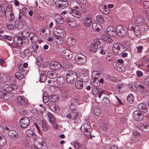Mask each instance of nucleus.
<instances>
[{
    "instance_id": "5",
    "label": "nucleus",
    "mask_w": 149,
    "mask_h": 149,
    "mask_svg": "<svg viewBox=\"0 0 149 149\" xmlns=\"http://www.w3.org/2000/svg\"><path fill=\"white\" fill-rule=\"evenodd\" d=\"M127 29L126 28L121 26H118L116 28V30L118 35L120 36H126L127 34Z\"/></svg>"
},
{
    "instance_id": "62",
    "label": "nucleus",
    "mask_w": 149,
    "mask_h": 149,
    "mask_svg": "<svg viewBox=\"0 0 149 149\" xmlns=\"http://www.w3.org/2000/svg\"><path fill=\"white\" fill-rule=\"evenodd\" d=\"M137 48L138 52L140 53L142 52L143 49V47L142 46H139L137 47Z\"/></svg>"
},
{
    "instance_id": "34",
    "label": "nucleus",
    "mask_w": 149,
    "mask_h": 149,
    "mask_svg": "<svg viewBox=\"0 0 149 149\" xmlns=\"http://www.w3.org/2000/svg\"><path fill=\"white\" fill-rule=\"evenodd\" d=\"M47 76L49 78L53 79L57 77L56 74L54 72H47Z\"/></svg>"
},
{
    "instance_id": "29",
    "label": "nucleus",
    "mask_w": 149,
    "mask_h": 149,
    "mask_svg": "<svg viewBox=\"0 0 149 149\" xmlns=\"http://www.w3.org/2000/svg\"><path fill=\"white\" fill-rule=\"evenodd\" d=\"M75 86L77 89H81L83 86V83L81 81L78 80L75 83Z\"/></svg>"
},
{
    "instance_id": "55",
    "label": "nucleus",
    "mask_w": 149,
    "mask_h": 149,
    "mask_svg": "<svg viewBox=\"0 0 149 149\" xmlns=\"http://www.w3.org/2000/svg\"><path fill=\"white\" fill-rule=\"evenodd\" d=\"M144 83L146 85L149 86V76H148L145 79Z\"/></svg>"
},
{
    "instance_id": "58",
    "label": "nucleus",
    "mask_w": 149,
    "mask_h": 149,
    "mask_svg": "<svg viewBox=\"0 0 149 149\" xmlns=\"http://www.w3.org/2000/svg\"><path fill=\"white\" fill-rule=\"evenodd\" d=\"M25 54H24V53H20V57L21 58L20 59V60H23L25 59Z\"/></svg>"
},
{
    "instance_id": "35",
    "label": "nucleus",
    "mask_w": 149,
    "mask_h": 149,
    "mask_svg": "<svg viewBox=\"0 0 149 149\" xmlns=\"http://www.w3.org/2000/svg\"><path fill=\"white\" fill-rule=\"evenodd\" d=\"M102 103L103 105L107 106L109 105L110 102L109 99L105 97L103 99Z\"/></svg>"
},
{
    "instance_id": "7",
    "label": "nucleus",
    "mask_w": 149,
    "mask_h": 149,
    "mask_svg": "<svg viewBox=\"0 0 149 149\" xmlns=\"http://www.w3.org/2000/svg\"><path fill=\"white\" fill-rule=\"evenodd\" d=\"M53 33L55 36L57 37V38L60 37H63L65 35V33L64 31L56 28L53 29Z\"/></svg>"
},
{
    "instance_id": "36",
    "label": "nucleus",
    "mask_w": 149,
    "mask_h": 149,
    "mask_svg": "<svg viewBox=\"0 0 149 149\" xmlns=\"http://www.w3.org/2000/svg\"><path fill=\"white\" fill-rule=\"evenodd\" d=\"M55 19L57 22L60 24H62L63 22L61 16L59 15H57V16H56Z\"/></svg>"
},
{
    "instance_id": "47",
    "label": "nucleus",
    "mask_w": 149,
    "mask_h": 149,
    "mask_svg": "<svg viewBox=\"0 0 149 149\" xmlns=\"http://www.w3.org/2000/svg\"><path fill=\"white\" fill-rule=\"evenodd\" d=\"M44 94H43V95L42 97V99L43 103H46L48 102L49 100V98L48 96L47 95H44Z\"/></svg>"
},
{
    "instance_id": "11",
    "label": "nucleus",
    "mask_w": 149,
    "mask_h": 149,
    "mask_svg": "<svg viewBox=\"0 0 149 149\" xmlns=\"http://www.w3.org/2000/svg\"><path fill=\"white\" fill-rule=\"evenodd\" d=\"M61 67V65L59 63L55 61L51 62L49 65L50 68L53 70H59Z\"/></svg>"
},
{
    "instance_id": "33",
    "label": "nucleus",
    "mask_w": 149,
    "mask_h": 149,
    "mask_svg": "<svg viewBox=\"0 0 149 149\" xmlns=\"http://www.w3.org/2000/svg\"><path fill=\"white\" fill-rule=\"evenodd\" d=\"M135 22L136 24H140L143 23L144 20L142 16H137L135 19Z\"/></svg>"
},
{
    "instance_id": "59",
    "label": "nucleus",
    "mask_w": 149,
    "mask_h": 149,
    "mask_svg": "<svg viewBox=\"0 0 149 149\" xmlns=\"http://www.w3.org/2000/svg\"><path fill=\"white\" fill-rule=\"evenodd\" d=\"M78 113L77 112H73L72 113V116H73L72 119L75 120L77 116Z\"/></svg>"
},
{
    "instance_id": "28",
    "label": "nucleus",
    "mask_w": 149,
    "mask_h": 149,
    "mask_svg": "<svg viewBox=\"0 0 149 149\" xmlns=\"http://www.w3.org/2000/svg\"><path fill=\"white\" fill-rule=\"evenodd\" d=\"M92 19L89 17H87L84 22V25L86 27H89L91 24Z\"/></svg>"
},
{
    "instance_id": "26",
    "label": "nucleus",
    "mask_w": 149,
    "mask_h": 149,
    "mask_svg": "<svg viewBox=\"0 0 149 149\" xmlns=\"http://www.w3.org/2000/svg\"><path fill=\"white\" fill-rule=\"evenodd\" d=\"M67 44L71 47L76 44L75 40L71 37L68 38L67 39Z\"/></svg>"
},
{
    "instance_id": "32",
    "label": "nucleus",
    "mask_w": 149,
    "mask_h": 149,
    "mask_svg": "<svg viewBox=\"0 0 149 149\" xmlns=\"http://www.w3.org/2000/svg\"><path fill=\"white\" fill-rule=\"evenodd\" d=\"M121 47H122V46L120 45L119 44L117 43H114L112 47V49L113 50H117L120 51V49Z\"/></svg>"
},
{
    "instance_id": "24",
    "label": "nucleus",
    "mask_w": 149,
    "mask_h": 149,
    "mask_svg": "<svg viewBox=\"0 0 149 149\" xmlns=\"http://www.w3.org/2000/svg\"><path fill=\"white\" fill-rule=\"evenodd\" d=\"M39 143V147L40 149H47V146L45 143L44 142L43 140L39 139L38 140Z\"/></svg>"
},
{
    "instance_id": "22",
    "label": "nucleus",
    "mask_w": 149,
    "mask_h": 149,
    "mask_svg": "<svg viewBox=\"0 0 149 149\" xmlns=\"http://www.w3.org/2000/svg\"><path fill=\"white\" fill-rule=\"evenodd\" d=\"M147 106L143 103L139 104L138 105L139 110L143 112H146L147 111Z\"/></svg>"
},
{
    "instance_id": "38",
    "label": "nucleus",
    "mask_w": 149,
    "mask_h": 149,
    "mask_svg": "<svg viewBox=\"0 0 149 149\" xmlns=\"http://www.w3.org/2000/svg\"><path fill=\"white\" fill-rule=\"evenodd\" d=\"M72 145L75 149H79L82 146L81 144L77 142H74Z\"/></svg>"
},
{
    "instance_id": "40",
    "label": "nucleus",
    "mask_w": 149,
    "mask_h": 149,
    "mask_svg": "<svg viewBox=\"0 0 149 149\" xmlns=\"http://www.w3.org/2000/svg\"><path fill=\"white\" fill-rule=\"evenodd\" d=\"M127 99L129 103H131L134 100V97L132 94H130L127 96Z\"/></svg>"
},
{
    "instance_id": "8",
    "label": "nucleus",
    "mask_w": 149,
    "mask_h": 149,
    "mask_svg": "<svg viewBox=\"0 0 149 149\" xmlns=\"http://www.w3.org/2000/svg\"><path fill=\"white\" fill-rule=\"evenodd\" d=\"M19 123H20L21 127L25 129L28 127L29 125V120L26 117H23L19 120Z\"/></svg>"
},
{
    "instance_id": "6",
    "label": "nucleus",
    "mask_w": 149,
    "mask_h": 149,
    "mask_svg": "<svg viewBox=\"0 0 149 149\" xmlns=\"http://www.w3.org/2000/svg\"><path fill=\"white\" fill-rule=\"evenodd\" d=\"M2 88L4 90L7 92H10L13 90L17 89V87L16 85L14 84H8L4 85Z\"/></svg>"
},
{
    "instance_id": "12",
    "label": "nucleus",
    "mask_w": 149,
    "mask_h": 149,
    "mask_svg": "<svg viewBox=\"0 0 149 149\" xmlns=\"http://www.w3.org/2000/svg\"><path fill=\"white\" fill-rule=\"evenodd\" d=\"M106 31L108 34L111 36H114L117 34L116 29L111 26L108 27L107 28Z\"/></svg>"
},
{
    "instance_id": "63",
    "label": "nucleus",
    "mask_w": 149,
    "mask_h": 149,
    "mask_svg": "<svg viewBox=\"0 0 149 149\" xmlns=\"http://www.w3.org/2000/svg\"><path fill=\"white\" fill-rule=\"evenodd\" d=\"M32 47L33 49L35 50H37L38 48V45L36 44H33Z\"/></svg>"
},
{
    "instance_id": "52",
    "label": "nucleus",
    "mask_w": 149,
    "mask_h": 149,
    "mask_svg": "<svg viewBox=\"0 0 149 149\" xmlns=\"http://www.w3.org/2000/svg\"><path fill=\"white\" fill-rule=\"evenodd\" d=\"M12 9V5L11 4H8V5H7L6 7V12H12L11 10Z\"/></svg>"
},
{
    "instance_id": "51",
    "label": "nucleus",
    "mask_w": 149,
    "mask_h": 149,
    "mask_svg": "<svg viewBox=\"0 0 149 149\" xmlns=\"http://www.w3.org/2000/svg\"><path fill=\"white\" fill-rule=\"evenodd\" d=\"M26 104V102L22 98H20V100L19 101V104H21L22 105H25Z\"/></svg>"
},
{
    "instance_id": "19",
    "label": "nucleus",
    "mask_w": 149,
    "mask_h": 149,
    "mask_svg": "<svg viewBox=\"0 0 149 149\" xmlns=\"http://www.w3.org/2000/svg\"><path fill=\"white\" fill-rule=\"evenodd\" d=\"M70 9H78L81 8L80 4L76 1H72L70 4Z\"/></svg>"
},
{
    "instance_id": "39",
    "label": "nucleus",
    "mask_w": 149,
    "mask_h": 149,
    "mask_svg": "<svg viewBox=\"0 0 149 149\" xmlns=\"http://www.w3.org/2000/svg\"><path fill=\"white\" fill-rule=\"evenodd\" d=\"M50 99L51 101L53 102H56L58 100V98L56 95H52L50 96Z\"/></svg>"
},
{
    "instance_id": "21",
    "label": "nucleus",
    "mask_w": 149,
    "mask_h": 149,
    "mask_svg": "<svg viewBox=\"0 0 149 149\" xmlns=\"http://www.w3.org/2000/svg\"><path fill=\"white\" fill-rule=\"evenodd\" d=\"M100 9L101 11L104 14H108L109 12V10L107 8V6L104 4H102L99 6Z\"/></svg>"
},
{
    "instance_id": "14",
    "label": "nucleus",
    "mask_w": 149,
    "mask_h": 149,
    "mask_svg": "<svg viewBox=\"0 0 149 149\" xmlns=\"http://www.w3.org/2000/svg\"><path fill=\"white\" fill-rule=\"evenodd\" d=\"M69 12V14L77 18H80L82 16L81 13L77 10L76 9H70V11Z\"/></svg>"
},
{
    "instance_id": "45",
    "label": "nucleus",
    "mask_w": 149,
    "mask_h": 149,
    "mask_svg": "<svg viewBox=\"0 0 149 149\" xmlns=\"http://www.w3.org/2000/svg\"><path fill=\"white\" fill-rule=\"evenodd\" d=\"M13 41L14 44L17 46H19V37L14 36L13 38Z\"/></svg>"
},
{
    "instance_id": "2",
    "label": "nucleus",
    "mask_w": 149,
    "mask_h": 149,
    "mask_svg": "<svg viewBox=\"0 0 149 149\" xmlns=\"http://www.w3.org/2000/svg\"><path fill=\"white\" fill-rule=\"evenodd\" d=\"M91 127L89 124L85 123L81 127V130L84 134L88 137L90 136L91 132Z\"/></svg>"
},
{
    "instance_id": "49",
    "label": "nucleus",
    "mask_w": 149,
    "mask_h": 149,
    "mask_svg": "<svg viewBox=\"0 0 149 149\" xmlns=\"http://www.w3.org/2000/svg\"><path fill=\"white\" fill-rule=\"evenodd\" d=\"M92 74L95 76V77H98L100 76L101 73L99 71H95L93 72Z\"/></svg>"
},
{
    "instance_id": "53",
    "label": "nucleus",
    "mask_w": 149,
    "mask_h": 149,
    "mask_svg": "<svg viewBox=\"0 0 149 149\" xmlns=\"http://www.w3.org/2000/svg\"><path fill=\"white\" fill-rule=\"evenodd\" d=\"M46 78L47 77L45 75H41L40 77V81L44 82L45 81Z\"/></svg>"
},
{
    "instance_id": "41",
    "label": "nucleus",
    "mask_w": 149,
    "mask_h": 149,
    "mask_svg": "<svg viewBox=\"0 0 149 149\" xmlns=\"http://www.w3.org/2000/svg\"><path fill=\"white\" fill-rule=\"evenodd\" d=\"M17 133L14 130H11L8 133V135L11 137H15L17 134Z\"/></svg>"
},
{
    "instance_id": "27",
    "label": "nucleus",
    "mask_w": 149,
    "mask_h": 149,
    "mask_svg": "<svg viewBox=\"0 0 149 149\" xmlns=\"http://www.w3.org/2000/svg\"><path fill=\"white\" fill-rule=\"evenodd\" d=\"M66 79L63 77H58L57 79V82L59 85H63Z\"/></svg>"
},
{
    "instance_id": "9",
    "label": "nucleus",
    "mask_w": 149,
    "mask_h": 149,
    "mask_svg": "<svg viewBox=\"0 0 149 149\" xmlns=\"http://www.w3.org/2000/svg\"><path fill=\"white\" fill-rule=\"evenodd\" d=\"M36 127L39 131H42L44 132H46L49 128V127L45 122H42L40 127L37 125H36Z\"/></svg>"
},
{
    "instance_id": "23",
    "label": "nucleus",
    "mask_w": 149,
    "mask_h": 149,
    "mask_svg": "<svg viewBox=\"0 0 149 149\" xmlns=\"http://www.w3.org/2000/svg\"><path fill=\"white\" fill-rule=\"evenodd\" d=\"M97 49V46L95 44H92L89 47V51L93 53H96Z\"/></svg>"
},
{
    "instance_id": "13",
    "label": "nucleus",
    "mask_w": 149,
    "mask_h": 149,
    "mask_svg": "<svg viewBox=\"0 0 149 149\" xmlns=\"http://www.w3.org/2000/svg\"><path fill=\"white\" fill-rule=\"evenodd\" d=\"M82 73V78L83 81L84 82L88 81L90 79L89 71L87 70H85L83 71Z\"/></svg>"
},
{
    "instance_id": "57",
    "label": "nucleus",
    "mask_w": 149,
    "mask_h": 149,
    "mask_svg": "<svg viewBox=\"0 0 149 149\" xmlns=\"http://www.w3.org/2000/svg\"><path fill=\"white\" fill-rule=\"evenodd\" d=\"M7 27L10 30H13L14 29L13 25L11 24H8Z\"/></svg>"
},
{
    "instance_id": "60",
    "label": "nucleus",
    "mask_w": 149,
    "mask_h": 149,
    "mask_svg": "<svg viewBox=\"0 0 149 149\" xmlns=\"http://www.w3.org/2000/svg\"><path fill=\"white\" fill-rule=\"evenodd\" d=\"M103 47L102 46H101L100 47V53L102 55H104L105 54V52L103 50Z\"/></svg>"
},
{
    "instance_id": "20",
    "label": "nucleus",
    "mask_w": 149,
    "mask_h": 149,
    "mask_svg": "<svg viewBox=\"0 0 149 149\" xmlns=\"http://www.w3.org/2000/svg\"><path fill=\"white\" fill-rule=\"evenodd\" d=\"M26 132L28 137L31 138L35 139L36 138V134L35 133L31 130L30 129L27 130Z\"/></svg>"
},
{
    "instance_id": "43",
    "label": "nucleus",
    "mask_w": 149,
    "mask_h": 149,
    "mask_svg": "<svg viewBox=\"0 0 149 149\" xmlns=\"http://www.w3.org/2000/svg\"><path fill=\"white\" fill-rule=\"evenodd\" d=\"M143 8L144 9L146 10L149 9V1H145L143 3Z\"/></svg>"
},
{
    "instance_id": "50",
    "label": "nucleus",
    "mask_w": 149,
    "mask_h": 149,
    "mask_svg": "<svg viewBox=\"0 0 149 149\" xmlns=\"http://www.w3.org/2000/svg\"><path fill=\"white\" fill-rule=\"evenodd\" d=\"M118 91L120 93H123L124 91L125 87L123 85L119 86H118Z\"/></svg>"
},
{
    "instance_id": "25",
    "label": "nucleus",
    "mask_w": 149,
    "mask_h": 149,
    "mask_svg": "<svg viewBox=\"0 0 149 149\" xmlns=\"http://www.w3.org/2000/svg\"><path fill=\"white\" fill-rule=\"evenodd\" d=\"M6 19L9 20V21L13 20L14 19V16L12 12H7L6 15Z\"/></svg>"
},
{
    "instance_id": "48",
    "label": "nucleus",
    "mask_w": 149,
    "mask_h": 149,
    "mask_svg": "<svg viewBox=\"0 0 149 149\" xmlns=\"http://www.w3.org/2000/svg\"><path fill=\"white\" fill-rule=\"evenodd\" d=\"M93 80L91 82V84L95 87H97L99 86L100 84L99 83L98 81L96 80Z\"/></svg>"
},
{
    "instance_id": "61",
    "label": "nucleus",
    "mask_w": 149,
    "mask_h": 149,
    "mask_svg": "<svg viewBox=\"0 0 149 149\" xmlns=\"http://www.w3.org/2000/svg\"><path fill=\"white\" fill-rule=\"evenodd\" d=\"M143 73L140 70H138L136 72V74L139 77H141L143 75Z\"/></svg>"
},
{
    "instance_id": "30",
    "label": "nucleus",
    "mask_w": 149,
    "mask_h": 149,
    "mask_svg": "<svg viewBox=\"0 0 149 149\" xmlns=\"http://www.w3.org/2000/svg\"><path fill=\"white\" fill-rule=\"evenodd\" d=\"M139 127L141 130L144 132H149V125H140Z\"/></svg>"
},
{
    "instance_id": "64",
    "label": "nucleus",
    "mask_w": 149,
    "mask_h": 149,
    "mask_svg": "<svg viewBox=\"0 0 149 149\" xmlns=\"http://www.w3.org/2000/svg\"><path fill=\"white\" fill-rule=\"evenodd\" d=\"M68 65L66 63H63L62 65V68L63 69H64L65 70H67L68 69Z\"/></svg>"
},
{
    "instance_id": "42",
    "label": "nucleus",
    "mask_w": 149,
    "mask_h": 149,
    "mask_svg": "<svg viewBox=\"0 0 149 149\" xmlns=\"http://www.w3.org/2000/svg\"><path fill=\"white\" fill-rule=\"evenodd\" d=\"M52 111L55 112H57L59 111V108L56 105H53L52 107L50 109Z\"/></svg>"
},
{
    "instance_id": "54",
    "label": "nucleus",
    "mask_w": 149,
    "mask_h": 149,
    "mask_svg": "<svg viewBox=\"0 0 149 149\" xmlns=\"http://www.w3.org/2000/svg\"><path fill=\"white\" fill-rule=\"evenodd\" d=\"M20 34H21V36L23 37H27L28 35V34L27 32H26L25 30H24V31H21Z\"/></svg>"
},
{
    "instance_id": "17",
    "label": "nucleus",
    "mask_w": 149,
    "mask_h": 149,
    "mask_svg": "<svg viewBox=\"0 0 149 149\" xmlns=\"http://www.w3.org/2000/svg\"><path fill=\"white\" fill-rule=\"evenodd\" d=\"M62 55L67 59L71 58L72 52L68 50H65L62 53Z\"/></svg>"
},
{
    "instance_id": "44",
    "label": "nucleus",
    "mask_w": 149,
    "mask_h": 149,
    "mask_svg": "<svg viewBox=\"0 0 149 149\" xmlns=\"http://www.w3.org/2000/svg\"><path fill=\"white\" fill-rule=\"evenodd\" d=\"M6 143V139L4 137L0 136V146H3Z\"/></svg>"
},
{
    "instance_id": "15",
    "label": "nucleus",
    "mask_w": 149,
    "mask_h": 149,
    "mask_svg": "<svg viewBox=\"0 0 149 149\" xmlns=\"http://www.w3.org/2000/svg\"><path fill=\"white\" fill-rule=\"evenodd\" d=\"M6 3L3 2L0 4V17H4L6 15L7 13L5 10V7L6 6Z\"/></svg>"
},
{
    "instance_id": "3",
    "label": "nucleus",
    "mask_w": 149,
    "mask_h": 149,
    "mask_svg": "<svg viewBox=\"0 0 149 149\" xmlns=\"http://www.w3.org/2000/svg\"><path fill=\"white\" fill-rule=\"evenodd\" d=\"M86 60V56L82 54H77L75 57V62L80 65H84Z\"/></svg>"
},
{
    "instance_id": "16",
    "label": "nucleus",
    "mask_w": 149,
    "mask_h": 149,
    "mask_svg": "<svg viewBox=\"0 0 149 149\" xmlns=\"http://www.w3.org/2000/svg\"><path fill=\"white\" fill-rule=\"evenodd\" d=\"M133 116L134 119L139 121H141L143 118V115L137 111H135L133 112Z\"/></svg>"
},
{
    "instance_id": "4",
    "label": "nucleus",
    "mask_w": 149,
    "mask_h": 149,
    "mask_svg": "<svg viewBox=\"0 0 149 149\" xmlns=\"http://www.w3.org/2000/svg\"><path fill=\"white\" fill-rule=\"evenodd\" d=\"M128 29L130 31H133L136 36H139L141 34V31L140 28L136 25L129 24Z\"/></svg>"
},
{
    "instance_id": "1",
    "label": "nucleus",
    "mask_w": 149,
    "mask_h": 149,
    "mask_svg": "<svg viewBox=\"0 0 149 149\" xmlns=\"http://www.w3.org/2000/svg\"><path fill=\"white\" fill-rule=\"evenodd\" d=\"M77 74L74 72L71 71L69 72L66 76V80L68 83L72 84L77 79Z\"/></svg>"
},
{
    "instance_id": "31",
    "label": "nucleus",
    "mask_w": 149,
    "mask_h": 149,
    "mask_svg": "<svg viewBox=\"0 0 149 149\" xmlns=\"http://www.w3.org/2000/svg\"><path fill=\"white\" fill-rule=\"evenodd\" d=\"M96 19L97 22L99 23L102 24L105 22L104 17L102 15H99L97 16Z\"/></svg>"
},
{
    "instance_id": "10",
    "label": "nucleus",
    "mask_w": 149,
    "mask_h": 149,
    "mask_svg": "<svg viewBox=\"0 0 149 149\" xmlns=\"http://www.w3.org/2000/svg\"><path fill=\"white\" fill-rule=\"evenodd\" d=\"M56 4L57 7L62 9L67 7L69 5V3L66 1H58L56 2Z\"/></svg>"
},
{
    "instance_id": "18",
    "label": "nucleus",
    "mask_w": 149,
    "mask_h": 149,
    "mask_svg": "<svg viewBox=\"0 0 149 149\" xmlns=\"http://www.w3.org/2000/svg\"><path fill=\"white\" fill-rule=\"evenodd\" d=\"M46 115L49 118V122L52 124H55L56 123V120L55 117L50 113L48 112L46 113Z\"/></svg>"
},
{
    "instance_id": "46",
    "label": "nucleus",
    "mask_w": 149,
    "mask_h": 149,
    "mask_svg": "<svg viewBox=\"0 0 149 149\" xmlns=\"http://www.w3.org/2000/svg\"><path fill=\"white\" fill-rule=\"evenodd\" d=\"M19 29H21L22 28L24 25L25 24V22L23 21L22 19L19 20Z\"/></svg>"
},
{
    "instance_id": "56",
    "label": "nucleus",
    "mask_w": 149,
    "mask_h": 149,
    "mask_svg": "<svg viewBox=\"0 0 149 149\" xmlns=\"http://www.w3.org/2000/svg\"><path fill=\"white\" fill-rule=\"evenodd\" d=\"M100 27V26L99 24H97L96 23H94L92 25V28L94 30H95L96 29L97 27Z\"/></svg>"
},
{
    "instance_id": "37",
    "label": "nucleus",
    "mask_w": 149,
    "mask_h": 149,
    "mask_svg": "<svg viewBox=\"0 0 149 149\" xmlns=\"http://www.w3.org/2000/svg\"><path fill=\"white\" fill-rule=\"evenodd\" d=\"M102 38L104 41L109 44L111 43L113 41V40L111 38L105 36H103Z\"/></svg>"
}]
</instances>
